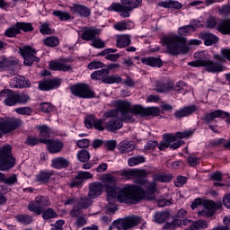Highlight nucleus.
<instances>
[{
    "label": "nucleus",
    "mask_w": 230,
    "mask_h": 230,
    "mask_svg": "<svg viewBox=\"0 0 230 230\" xmlns=\"http://www.w3.org/2000/svg\"><path fill=\"white\" fill-rule=\"evenodd\" d=\"M102 180L106 193L119 192L117 200L122 204H137L146 197L143 189L136 185L128 184L124 188L119 189L116 185V177L111 174H104Z\"/></svg>",
    "instance_id": "nucleus-1"
},
{
    "label": "nucleus",
    "mask_w": 230,
    "mask_h": 230,
    "mask_svg": "<svg viewBox=\"0 0 230 230\" xmlns=\"http://www.w3.org/2000/svg\"><path fill=\"white\" fill-rule=\"evenodd\" d=\"M116 109L110 110L104 112V118H111L112 116H118L120 112V119H127L130 121L132 119V115L140 116V118H145V108L141 105H134L128 101H116L115 102Z\"/></svg>",
    "instance_id": "nucleus-2"
},
{
    "label": "nucleus",
    "mask_w": 230,
    "mask_h": 230,
    "mask_svg": "<svg viewBox=\"0 0 230 230\" xmlns=\"http://www.w3.org/2000/svg\"><path fill=\"white\" fill-rule=\"evenodd\" d=\"M121 175L128 181L137 177L138 179V184L140 185L137 187L141 188L146 194L143 199H146L147 200H155V196H154L156 190L155 182H148L146 180H143V177L146 175V172L145 170L121 171Z\"/></svg>",
    "instance_id": "nucleus-3"
},
{
    "label": "nucleus",
    "mask_w": 230,
    "mask_h": 230,
    "mask_svg": "<svg viewBox=\"0 0 230 230\" xmlns=\"http://www.w3.org/2000/svg\"><path fill=\"white\" fill-rule=\"evenodd\" d=\"M162 42L166 46L170 55H186L190 49L186 45V38L179 35L164 36Z\"/></svg>",
    "instance_id": "nucleus-4"
},
{
    "label": "nucleus",
    "mask_w": 230,
    "mask_h": 230,
    "mask_svg": "<svg viewBox=\"0 0 230 230\" xmlns=\"http://www.w3.org/2000/svg\"><path fill=\"white\" fill-rule=\"evenodd\" d=\"M120 3H113L108 8V12H120V17H130V12L141 6L143 0H120Z\"/></svg>",
    "instance_id": "nucleus-5"
},
{
    "label": "nucleus",
    "mask_w": 230,
    "mask_h": 230,
    "mask_svg": "<svg viewBox=\"0 0 230 230\" xmlns=\"http://www.w3.org/2000/svg\"><path fill=\"white\" fill-rule=\"evenodd\" d=\"M203 56L204 52H196L194 58H198L199 60L189 62L188 66H191L192 67H205L208 73H220L224 71V66L222 64L215 63L211 60H204L202 59Z\"/></svg>",
    "instance_id": "nucleus-6"
},
{
    "label": "nucleus",
    "mask_w": 230,
    "mask_h": 230,
    "mask_svg": "<svg viewBox=\"0 0 230 230\" xmlns=\"http://www.w3.org/2000/svg\"><path fill=\"white\" fill-rule=\"evenodd\" d=\"M15 166V158L12 155V146H4L0 148V170L4 172Z\"/></svg>",
    "instance_id": "nucleus-7"
},
{
    "label": "nucleus",
    "mask_w": 230,
    "mask_h": 230,
    "mask_svg": "<svg viewBox=\"0 0 230 230\" xmlns=\"http://www.w3.org/2000/svg\"><path fill=\"white\" fill-rule=\"evenodd\" d=\"M190 136H193L192 130L177 132L175 135L164 134L163 136L164 140L158 145V148L159 150H166V148L170 147V145H172L173 141H177V139H182L184 137H190Z\"/></svg>",
    "instance_id": "nucleus-8"
},
{
    "label": "nucleus",
    "mask_w": 230,
    "mask_h": 230,
    "mask_svg": "<svg viewBox=\"0 0 230 230\" xmlns=\"http://www.w3.org/2000/svg\"><path fill=\"white\" fill-rule=\"evenodd\" d=\"M19 53L22 55L25 66H31L33 62H40V58L35 57L37 50L30 46L19 48Z\"/></svg>",
    "instance_id": "nucleus-9"
},
{
    "label": "nucleus",
    "mask_w": 230,
    "mask_h": 230,
    "mask_svg": "<svg viewBox=\"0 0 230 230\" xmlns=\"http://www.w3.org/2000/svg\"><path fill=\"white\" fill-rule=\"evenodd\" d=\"M71 93L78 98H94V92L87 84H75L71 87Z\"/></svg>",
    "instance_id": "nucleus-10"
},
{
    "label": "nucleus",
    "mask_w": 230,
    "mask_h": 230,
    "mask_svg": "<svg viewBox=\"0 0 230 230\" xmlns=\"http://www.w3.org/2000/svg\"><path fill=\"white\" fill-rule=\"evenodd\" d=\"M111 118L113 119L106 122V130H108V132H116V130L123 128V121H128L127 119H121V113L119 111L118 113V116H111Z\"/></svg>",
    "instance_id": "nucleus-11"
},
{
    "label": "nucleus",
    "mask_w": 230,
    "mask_h": 230,
    "mask_svg": "<svg viewBox=\"0 0 230 230\" xmlns=\"http://www.w3.org/2000/svg\"><path fill=\"white\" fill-rule=\"evenodd\" d=\"M141 222V218L139 217H129L125 219H121L118 221V227L121 230H128L132 229V227H136V226H139V223Z\"/></svg>",
    "instance_id": "nucleus-12"
},
{
    "label": "nucleus",
    "mask_w": 230,
    "mask_h": 230,
    "mask_svg": "<svg viewBox=\"0 0 230 230\" xmlns=\"http://www.w3.org/2000/svg\"><path fill=\"white\" fill-rule=\"evenodd\" d=\"M19 127V120L17 119H11L0 122V137H3V134H8L15 130Z\"/></svg>",
    "instance_id": "nucleus-13"
},
{
    "label": "nucleus",
    "mask_w": 230,
    "mask_h": 230,
    "mask_svg": "<svg viewBox=\"0 0 230 230\" xmlns=\"http://www.w3.org/2000/svg\"><path fill=\"white\" fill-rule=\"evenodd\" d=\"M3 98H4V103L7 107L17 105V93L11 90H3L0 93V100H3Z\"/></svg>",
    "instance_id": "nucleus-14"
},
{
    "label": "nucleus",
    "mask_w": 230,
    "mask_h": 230,
    "mask_svg": "<svg viewBox=\"0 0 230 230\" xmlns=\"http://www.w3.org/2000/svg\"><path fill=\"white\" fill-rule=\"evenodd\" d=\"M105 119H96L94 116L91 115L84 120V125L86 128H91L94 127L96 130H100L101 132L106 130V124L104 123Z\"/></svg>",
    "instance_id": "nucleus-15"
},
{
    "label": "nucleus",
    "mask_w": 230,
    "mask_h": 230,
    "mask_svg": "<svg viewBox=\"0 0 230 230\" xmlns=\"http://www.w3.org/2000/svg\"><path fill=\"white\" fill-rule=\"evenodd\" d=\"M41 143L48 145L47 148L50 154H58L64 148V143L60 140L42 139Z\"/></svg>",
    "instance_id": "nucleus-16"
},
{
    "label": "nucleus",
    "mask_w": 230,
    "mask_h": 230,
    "mask_svg": "<svg viewBox=\"0 0 230 230\" xmlns=\"http://www.w3.org/2000/svg\"><path fill=\"white\" fill-rule=\"evenodd\" d=\"M229 112L227 111H224L222 110H216L214 111L206 113L205 115H203L201 117V119L205 122V123H211V121H215V119H217V118H229Z\"/></svg>",
    "instance_id": "nucleus-17"
},
{
    "label": "nucleus",
    "mask_w": 230,
    "mask_h": 230,
    "mask_svg": "<svg viewBox=\"0 0 230 230\" xmlns=\"http://www.w3.org/2000/svg\"><path fill=\"white\" fill-rule=\"evenodd\" d=\"M70 217L75 218L74 223L75 227H84V226L87 224V217H85V215H84V212L80 209L75 208L70 210Z\"/></svg>",
    "instance_id": "nucleus-18"
},
{
    "label": "nucleus",
    "mask_w": 230,
    "mask_h": 230,
    "mask_svg": "<svg viewBox=\"0 0 230 230\" xmlns=\"http://www.w3.org/2000/svg\"><path fill=\"white\" fill-rule=\"evenodd\" d=\"M9 85L12 89H22L24 87H30L31 84L26 77L17 75L10 80Z\"/></svg>",
    "instance_id": "nucleus-19"
},
{
    "label": "nucleus",
    "mask_w": 230,
    "mask_h": 230,
    "mask_svg": "<svg viewBox=\"0 0 230 230\" xmlns=\"http://www.w3.org/2000/svg\"><path fill=\"white\" fill-rule=\"evenodd\" d=\"M57 87H60V80L58 79H45L39 83L40 91H51V89H57Z\"/></svg>",
    "instance_id": "nucleus-20"
},
{
    "label": "nucleus",
    "mask_w": 230,
    "mask_h": 230,
    "mask_svg": "<svg viewBox=\"0 0 230 230\" xmlns=\"http://www.w3.org/2000/svg\"><path fill=\"white\" fill-rule=\"evenodd\" d=\"M103 193V184L102 182H92L89 184V199H98Z\"/></svg>",
    "instance_id": "nucleus-21"
},
{
    "label": "nucleus",
    "mask_w": 230,
    "mask_h": 230,
    "mask_svg": "<svg viewBox=\"0 0 230 230\" xmlns=\"http://www.w3.org/2000/svg\"><path fill=\"white\" fill-rule=\"evenodd\" d=\"M70 10L73 13H75V15H79V17H89V15H91V10L84 4H73L72 6H70Z\"/></svg>",
    "instance_id": "nucleus-22"
},
{
    "label": "nucleus",
    "mask_w": 230,
    "mask_h": 230,
    "mask_svg": "<svg viewBox=\"0 0 230 230\" xmlns=\"http://www.w3.org/2000/svg\"><path fill=\"white\" fill-rule=\"evenodd\" d=\"M49 66V69H52V71H71V65H69L66 60L50 61Z\"/></svg>",
    "instance_id": "nucleus-23"
},
{
    "label": "nucleus",
    "mask_w": 230,
    "mask_h": 230,
    "mask_svg": "<svg viewBox=\"0 0 230 230\" xmlns=\"http://www.w3.org/2000/svg\"><path fill=\"white\" fill-rule=\"evenodd\" d=\"M18 63L17 60L2 56L0 57V71H10V69H13Z\"/></svg>",
    "instance_id": "nucleus-24"
},
{
    "label": "nucleus",
    "mask_w": 230,
    "mask_h": 230,
    "mask_svg": "<svg viewBox=\"0 0 230 230\" xmlns=\"http://www.w3.org/2000/svg\"><path fill=\"white\" fill-rule=\"evenodd\" d=\"M101 31L94 27H85L83 29V32L81 34L82 40H93L96 35H100Z\"/></svg>",
    "instance_id": "nucleus-25"
},
{
    "label": "nucleus",
    "mask_w": 230,
    "mask_h": 230,
    "mask_svg": "<svg viewBox=\"0 0 230 230\" xmlns=\"http://www.w3.org/2000/svg\"><path fill=\"white\" fill-rule=\"evenodd\" d=\"M217 209V204L215 201L207 200L205 202V208L202 211L198 212L199 217H213Z\"/></svg>",
    "instance_id": "nucleus-26"
},
{
    "label": "nucleus",
    "mask_w": 230,
    "mask_h": 230,
    "mask_svg": "<svg viewBox=\"0 0 230 230\" xmlns=\"http://www.w3.org/2000/svg\"><path fill=\"white\" fill-rule=\"evenodd\" d=\"M197 111V107L195 106H189V107H183L178 111H176L173 114L174 118L176 119H182V118H186L188 116H191L193 112Z\"/></svg>",
    "instance_id": "nucleus-27"
},
{
    "label": "nucleus",
    "mask_w": 230,
    "mask_h": 230,
    "mask_svg": "<svg viewBox=\"0 0 230 230\" xmlns=\"http://www.w3.org/2000/svg\"><path fill=\"white\" fill-rule=\"evenodd\" d=\"M173 88V84L168 79H162L156 82L155 91L156 93H168L171 89Z\"/></svg>",
    "instance_id": "nucleus-28"
},
{
    "label": "nucleus",
    "mask_w": 230,
    "mask_h": 230,
    "mask_svg": "<svg viewBox=\"0 0 230 230\" xmlns=\"http://www.w3.org/2000/svg\"><path fill=\"white\" fill-rule=\"evenodd\" d=\"M107 202L109 205L106 207V209L110 213H115V211H118V208L116 207L118 192H107Z\"/></svg>",
    "instance_id": "nucleus-29"
},
{
    "label": "nucleus",
    "mask_w": 230,
    "mask_h": 230,
    "mask_svg": "<svg viewBox=\"0 0 230 230\" xmlns=\"http://www.w3.org/2000/svg\"><path fill=\"white\" fill-rule=\"evenodd\" d=\"M136 148V145L133 142L124 140L118 145V150L120 154H128Z\"/></svg>",
    "instance_id": "nucleus-30"
},
{
    "label": "nucleus",
    "mask_w": 230,
    "mask_h": 230,
    "mask_svg": "<svg viewBox=\"0 0 230 230\" xmlns=\"http://www.w3.org/2000/svg\"><path fill=\"white\" fill-rule=\"evenodd\" d=\"M69 166V160L64 157H57L52 159V167L56 170H62L63 168H67Z\"/></svg>",
    "instance_id": "nucleus-31"
},
{
    "label": "nucleus",
    "mask_w": 230,
    "mask_h": 230,
    "mask_svg": "<svg viewBox=\"0 0 230 230\" xmlns=\"http://www.w3.org/2000/svg\"><path fill=\"white\" fill-rule=\"evenodd\" d=\"M142 64L146 66H150L151 67H161L163 66V61L159 58H143L141 59Z\"/></svg>",
    "instance_id": "nucleus-32"
},
{
    "label": "nucleus",
    "mask_w": 230,
    "mask_h": 230,
    "mask_svg": "<svg viewBox=\"0 0 230 230\" xmlns=\"http://www.w3.org/2000/svg\"><path fill=\"white\" fill-rule=\"evenodd\" d=\"M158 6H162V8H173L174 10H181L182 8V4L175 0L162 1L158 4Z\"/></svg>",
    "instance_id": "nucleus-33"
},
{
    "label": "nucleus",
    "mask_w": 230,
    "mask_h": 230,
    "mask_svg": "<svg viewBox=\"0 0 230 230\" xmlns=\"http://www.w3.org/2000/svg\"><path fill=\"white\" fill-rule=\"evenodd\" d=\"M117 48H128V46H130V35L128 34H122L117 36V42H116Z\"/></svg>",
    "instance_id": "nucleus-34"
},
{
    "label": "nucleus",
    "mask_w": 230,
    "mask_h": 230,
    "mask_svg": "<svg viewBox=\"0 0 230 230\" xmlns=\"http://www.w3.org/2000/svg\"><path fill=\"white\" fill-rule=\"evenodd\" d=\"M93 199L89 197H81L79 199H77V209L82 211V209H87V208H90V206H93Z\"/></svg>",
    "instance_id": "nucleus-35"
},
{
    "label": "nucleus",
    "mask_w": 230,
    "mask_h": 230,
    "mask_svg": "<svg viewBox=\"0 0 230 230\" xmlns=\"http://www.w3.org/2000/svg\"><path fill=\"white\" fill-rule=\"evenodd\" d=\"M52 175L53 172L49 171H41L39 174L36 175V182L46 184V182H49V179H51Z\"/></svg>",
    "instance_id": "nucleus-36"
},
{
    "label": "nucleus",
    "mask_w": 230,
    "mask_h": 230,
    "mask_svg": "<svg viewBox=\"0 0 230 230\" xmlns=\"http://www.w3.org/2000/svg\"><path fill=\"white\" fill-rule=\"evenodd\" d=\"M102 84H108L109 85L112 84H121L123 82V79L121 76L118 75H104L102 80Z\"/></svg>",
    "instance_id": "nucleus-37"
},
{
    "label": "nucleus",
    "mask_w": 230,
    "mask_h": 230,
    "mask_svg": "<svg viewBox=\"0 0 230 230\" xmlns=\"http://www.w3.org/2000/svg\"><path fill=\"white\" fill-rule=\"evenodd\" d=\"M201 38L205 41V46H213V44H216V42H218V37L209 32L201 34Z\"/></svg>",
    "instance_id": "nucleus-38"
},
{
    "label": "nucleus",
    "mask_w": 230,
    "mask_h": 230,
    "mask_svg": "<svg viewBox=\"0 0 230 230\" xmlns=\"http://www.w3.org/2000/svg\"><path fill=\"white\" fill-rule=\"evenodd\" d=\"M16 222H19V224H22V226H30L31 222H33V217L28 215V214H20L15 216Z\"/></svg>",
    "instance_id": "nucleus-39"
},
{
    "label": "nucleus",
    "mask_w": 230,
    "mask_h": 230,
    "mask_svg": "<svg viewBox=\"0 0 230 230\" xmlns=\"http://www.w3.org/2000/svg\"><path fill=\"white\" fill-rule=\"evenodd\" d=\"M168 218H170V212L168 211L156 212L154 215V220L156 224H164Z\"/></svg>",
    "instance_id": "nucleus-40"
},
{
    "label": "nucleus",
    "mask_w": 230,
    "mask_h": 230,
    "mask_svg": "<svg viewBox=\"0 0 230 230\" xmlns=\"http://www.w3.org/2000/svg\"><path fill=\"white\" fill-rule=\"evenodd\" d=\"M217 31H220L223 35H230V19L222 21L217 25Z\"/></svg>",
    "instance_id": "nucleus-41"
},
{
    "label": "nucleus",
    "mask_w": 230,
    "mask_h": 230,
    "mask_svg": "<svg viewBox=\"0 0 230 230\" xmlns=\"http://www.w3.org/2000/svg\"><path fill=\"white\" fill-rule=\"evenodd\" d=\"M36 204L40 206V208L44 209V208H49L51 206V201L47 196H38L35 198Z\"/></svg>",
    "instance_id": "nucleus-42"
},
{
    "label": "nucleus",
    "mask_w": 230,
    "mask_h": 230,
    "mask_svg": "<svg viewBox=\"0 0 230 230\" xmlns=\"http://www.w3.org/2000/svg\"><path fill=\"white\" fill-rule=\"evenodd\" d=\"M113 28L118 31H123L125 30H132L134 23L132 22H120L114 24Z\"/></svg>",
    "instance_id": "nucleus-43"
},
{
    "label": "nucleus",
    "mask_w": 230,
    "mask_h": 230,
    "mask_svg": "<svg viewBox=\"0 0 230 230\" xmlns=\"http://www.w3.org/2000/svg\"><path fill=\"white\" fill-rule=\"evenodd\" d=\"M38 130H40V139H48L51 136V128L47 125L38 126Z\"/></svg>",
    "instance_id": "nucleus-44"
},
{
    "label": "nucleus",
    "mask_w": 230,
    "mask_h": 230,
    "mask_svg": "<svg viewBox=\"0 0 230 230\" xmlns=\"http://www.w3.org/2000/svg\"><path fill=\"white\" fill-rule=\"evenodd\" d=\"M44 46H47V48H57L58 46V37L56 36H49L43 40Z\"/></svg>",
    "instance_id": "nucleus-45"
},
{
    "label": "nucleus",
    "mask_w": 230,
    "mask_h": 230,
    "mask_svg": "<svg viewBox=\"0 0 230 230\" xmlns=\"http://www.w3.org/2000/svg\"><path fill=\"white\" fill-rule=\"evenodd\" d=\"M111 71L109 69L103 68L98 71H95L91 74L92 80H103L107 75H109Z\"/></svg>",
    "instance_id": "nucleus-46"
},
{
    "label": "nucleus",
    "mask_w": 230,
    "mask_h": 230,
    "mask_svg": "<svg viewBox=\"0 0 230 230\" xmlns=\"http://www.w3.org/2000/svg\"><path fill=\"white\" fill-rule=\"evenodd\" d=\"M31 98L28 93H16V104L26 105L30 102Z\"/></svg>",
    "instance_id": "nucleus-47"
},
{
    "label": "nucleus",
    "mask_w": 230,
    "mask_h": 230,
    "mask_svg": "<svg viewBox=\"0 0 230 230\" xmlns=\"http://www.w3.org/2000/svg\"><path fill=\"white\" fill-rule=\"evenodd\" d=\"M27 209H29V211L31 213H35L36 215H42V209L37 204V199L31 201L27 207Z\"/></svg>",
    "instance_id": "nucleus-48"
},
{
    "label": "nucleus",
    "mask_w": 230,
    "mask_h": 230,
    "mask_svg": "<svg viewBox=\"0 0 230 230\" xmlns=\"http://www.w3.org/2000/svg\"><path fill=\"white\" fill-rule=\"evenodd\" d=\"M193 31H194L193 26H190V25L182 26L178 29L179 35H181L182 37L191 35Z\"/></svg>",
    "instance_id": "nucleus-49"
},
{
    "label": "nucleus",
    "mask_w": 230,
    "mask_h": 230,
    "mask_svg": "<svg viewBox=\"0 0 230 230\" xmlns=\"http://www.w3.org/2000/svg\"><path fill=\"white\" fill-rule=\"evenodd\" d=\"M154 179L155 182H170L173 176L172 174H155Z\"/></svg>",
    "instance_id": "nucleus-50"
},
{
    "label": "nucleus",
    "mask_w": 230,
    "mask_h": 230,
    "mask_svg": "<svg viewBox=\"0 0 230 230\" xmlns=\"http://www.w3.org/2000/svg\"><path fill=\"white\" fill-rule=\"evenodd\" d=\"M161 110L157 107H147L145 108L144 116H159Z\"/></svg>",
    "instance_id": "nucleus-51"
},
{
    "label": "nucleus",
    "mask_w": 230,
    "mask_h": 230,
    "mask_svg": "<svg viewBox=\"0 0 230 230\" xmlns=\"http://www.w3.org/2000/svg\"><path fill=\"white\" fill-rule=\"evenodd\" d=\"M141 163H145V156L138 155L128 160V166H137V164H141Z\"/></svg>",
    "instance_id": "nucleus-52"
},
{
    "label": "nucleus",
    "mask_w": 230,
    "mask_h": 230,
    "mask_svg": "<svg viewBox=\"0 0 230 230\" xmlns=\"http://www.w3.org/2000/svg\"><path fill=\"white\" fill-rule=\"evenodd\" d=\"M77 158L81 163H87L91 159V155L87 150H81L77 153Z\"/></svg>",
    "instance_id": "nucleus-53"
},
{
    "label": "nucleus",
    "mask_w": 230,
    "mask_h": 230,
    "mask_svg": "<svg viewBox=\"0 0 230 230\" xmlns=\"http://www.w3.org/2000/svg\"><path fill=\"white\" fill-rule=\"evenodd\" d=\"M42 218L44 220H49L50 218H57L58 215L53 208H48L45 211H42Z\"/></svg>",
    "instance_id": "nucleus-54"
},
{
    "label": "nucleus",
    "mask_w": 230,
    "mask_h": 230,
    "mask_svg": "<svg viewBox=\"0 0 230 230\" xmlns=\"http://www.w3.org/2000/svg\"><path fill=\"white\" fill-rule=\"evenodd\" d=\"M21 31H19V26H17V23L7 29L4 32L5 37H15L16 35H19Z\"/></svg>",
    "instance_id": "nucleus-55"
},
{
    "label": "nucleus",
    "mask_w": 230,
    "mask_h": 230,
    "mask_svg": "<svg viewBox=\"0 0 230 230\" xmlns=\"http://www.w3.org/2000/svg\"><path fill=\"white\" fill-rule=\"evenodd\" d=\"M14 111L17 114H21L22 116H31V114L33 113V110H31V108L30 107L16 108Z\"/></svg>",
    "instance_id": "nucleus-56"
},
{
    "label": "nucleus",
    "mask_w": 230,
    "mask_h": 230,
    "mask_svg": "<svg viewBox=\"0 0 230 230\" xmlns=\"http://www.w3.org/2000/svg\"><path fill=\"white\" fill-rule=\"evenodd\" d=\"M53 15L58 17L60 21H69V19H71V14H69L67 12L54 11Z\"/></svg>",
    "instance_id": "nucleus-57"
},
{
    "label": "nucleus",
    "mask_w": 230,
    "mask_h": 230,
    "mask_svg": "<svg viewBox=\"0 0 230 230\" xmlns=\"http://www.w3.org/2000/svg\"><path fill=\"white\" fill-rule=\"evenodd\" d=\"M221 55L222 56L216 55L215 58H217V60H219V62H224V58H226V60L230 61V49H222Z\"/></svg>",
    "instance_id": "nucleus-58"
},
{
    "label": "nucleus",
    "mask_w": 230,
    "mask_h": 230,
    "mask_svg": "<svg viewBox=\"0 0 230 230\" xmlns=\"http://www.w3.org/2000/svg\"><path fill=\"white\" fill-rule=\"evenodd\" d=\"M2 182H4V184H7L8 186H13V184H15L17 182V174H12L7 178H5L4 174Z\"/></svg>",
    "instance_id": "nucleus-59"
},
{
    "label": "nucleus",
    "mask_w": 230,
    "mask_h": 230,
    "mask_svg": "<svg viewBox=\"0 0 230 230\" xmlns=\"http://www.w3.org/2000/svg\"><path fill=\"white\" fill-rule=\"evenodd\" d=\"M18 26V30L21 31H33V26H31V23H26V22H16Z\"/></svg>",
    "instance_id": "nucleus-60"
},
{
    "label": "nucleus",
    "mask_w": 230,
    "mask_h": 230,
    "mask_svg": "<svg viewBox=\"0 0 230 230\" xmlns=\"http://www.w3.org/2000/svg\"><path fill=\"white\" fill-rule=\"evenodd\" d=\"M42 139L44 138H37L35 137H28L26 140V144L30 146H35V145H39V143H42Z\"/></svg>",
    "instance_id": "nucleus-61"
},
{
    "label": "nucleus",
    "mask_w": 230,
    "mask_h": 230,
    "mask_svg": "<svg viewBox=\"0 0 230 230\" xmlns=\"http://www.w3.org/2000/svg\"><path fill=\"white\" fill-rule=\"evenodd\" d=\"M93 48H97L98 49H102V48H105V42L102 40L100 38H95L92 40V44Z\"/></svg>",
    "instance_id": "nucleus-62"
},
{
    "label": "nucleus",
    "mask_w": 230,
    "mask_h": 230,
    "mask_svg": "<svg viewBox=\"0 0 230 230\" xmlns=\"http://www.w3.org/2000/svg\"><path fill=\"white\" fill-rule=\"evenodd\" d=\"M40 110L45 113L51 112L53 111V105L49 102H42L40 104Z\"/></svg>",
    "instance_id": "nucleus-63"
},
{
    "label": "nucleus",
    "mask_w": 230,
    "mask_h": 230,
    "mask_svg": "<svg viewBox=\"0 0 230 230\" xmlns=\"http://www.w3.org/2000/svg\"><path fill=\"white\" fill-rule=\"evenodd\" d=\"M217 18L215 16H209L208 19H207V28H210V29H213L217 26Z\"/></svg>",
    "instance_id": "nucleus-64"
}]
</instances>
